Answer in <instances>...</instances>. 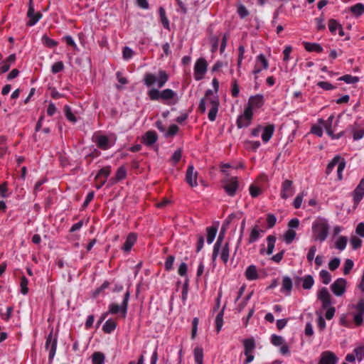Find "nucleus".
I'll return each instance as SVG.
<instances>
[{"label":"nucleus","mask_w":364,"mask_h":364,"mask_svg":"<svg viewBox=\"0 0 364 364\" xmlns=\"http://www.w3.org/2000/svg\"><path fill=\"white\" fill-rule=\"evenodd\" d=\"M262 232L263 230L260 229L257 225H255L251 230L249 237V242L252 243L257 241L260 237Z\"/></svg>","instance_id":"nucleus-27"},{"label":"nucleus","mask_w":364,"mask_h":364,"mask_svg":"<svg viewBox=\"0 0 364 364\" xmlns=\"http://www.w3.org/2000/svg\"><path fill=\"white\" fill-rule=\"evenodd\" d=\"M317 251V249H316V247L315 245H312L309 247V250L308 251V253L306 255V259L308 260V262L311 264L314 259V257H315V255H316V252Z\"/></svg>","instance_id":"nucleus-52"},{"label":"nucleus","mask_w":364,"mask_h":364,"mask_svg":"<svg viewBox=\"0 0 364 364\" xmlns=\"http://www.w3.org/2000/svg\"><path fill=\"white\" fill-rule=\"evenodd\" d=\"M117 138L114 135L105 136L99 134H95L93 136V141L97 146L103 149L107 150L113 146L116 142Z\"/></svg>","instance_id":"nucleus-5"},{"label":"nucleus","mask_w":364,"mask_h":364,"mask_svg":"<svg viewBox=\"0 0 364 364\" xmlns=\"http://www.w3.org/2000/svg\"><path fill=\"white\" fill-rule=\"evenodd\" d=\"M208 69V63L205 59L203 58H198L194 65L193 75L196 80H202Z\"/></svg>","instance_id":"nucleus-10"},{"label":"nucleus","mask_w":364,"mask_h":364,"mask_svg":"<svg viewBox=\"0 0 364 364\" xmlns=\"http://www.w3.org/2000/svg\"><path fill=\"white\" fill-rule=\"evenodd\" d=\"M193 356L197 364H203V350L201 347L197 346L194 348Z\"/></svg>","instance_id":"nucleus-34"},{"label":"nucleus","mask_w":364,"mask_h":364,"mask_svg":"<svg viewBox=\"0 0 364 364\" xmlns=\"http://www.w3.org/2000/svg\"><path fill=\"white\" fill-rule=\"evenodd\" d=\"M267 254L269 255H272L274 251L276 238H275V237H274L272 235H269L267 237Z\"/></svg>","instance_id":"nucleus-41"},{"label":"nucleus","mask_w":364,"mask_h":364,"mask_svg":"<svg viewBox=\"0 0 364 364\" xmlns=\"http://www.w3.org/2000/svg\"><path fill=\"white\" fill-rule=\"evenodd\" d=\"M338 361V357L331 351H324L321 355L319 364H336Z\"/></svg>","instance_id":"nucleus-18"},{"label":"nucleus","mask_w":364,"mask_h":364,"mask_svg":"<svg viewBox=\"0 0 364 364\" xmlns=\"http://www.w3.org/2000/svg\"><path fill=\"white\" fill-rule=\"evenodd\" d=\"M302 287L304 289H310L314 284V279L311 275H306L301 279Z\"/></svg>","instance_id":"nucleus-37"},{"label":"nucleus","mask_w":364,"mask_h":364,"mask_svg":"<svg viewBox=\"0 0 364 364\" xmlns=\"http://www.w3.org/2000/svg\"><path fill=\"white\" fill-rule=\"evenodd\" d=\"M292 289L291 279L287 276L284 277L282 279V284L281 287V292L286 295H289Z\"/></svg>","instance_id":"nucleus-24"},{"label":"nucleus","mask_w":364,"mask_h":364,"mask_svg":"<svg viewBox=\"0 0 364 364\" xmlns=\"http://www.w3.org/2000/svg\"><path fill=\"white\" fill-rule=\"evenodd\" d=\"M353 200L355 204H358L364 196V178H362L353 193Z\"/></svg>","instance_id":"nucleus-20"},{"label":"nucleus","mask_w":364,"mask_h":364,"mask_svg":"<svg viewBox=\"0 0 364 364\" xmlns=\"http://www.w3.org/2000/svg\"><path fill=\"white\" fill-rule=\"evenodd\" d=\"M348 239L345 236H340L336 241L335 247L336 249L342 251L345 250L347 245Z\"/></svg>","instance_id":"nucleus-39"},{"label":"nucleus","mask_w":364,"mask_h":364,"mask_svg":"<svg viewBox=\"0 0 364 364\" xmlns=\"http://www.w3.org/2000/svg\"><path fill=\"white\" fill-rule=\"evenodd\" d=\"M245 277L247 280H255L258 278L257 267L255 265H250L245 270Z\"/></svg>","instance_id":"nucleus-28"},{"label":"nucleus","mask_w":364,"mask_h":364,"mask_svg":"<svg viewBox=\"0 0 364 364\" xmlns=\"http://www.w3.org/2000/svg\"><path fill=\"white\" fill-rule=\"evenodd\" d=\"M168 74L164 70H159L157 75L154 73H147L144 77V83L150 89L155 88L158 89L163 87L168 80Z\"/></svg>","instance_id":"nucleus-3"},{"label":"nucleus","mask_w":364,"mask_h":364,"mask_svg":"<svg viewBox=\"0 0 364 364\" xmlns=\"http://www.w3.org/2000/svg\"><path fill=\"white\" fill-rule=\"evenodd\" d=\"M346 279L338 278L331 285V289L336 296H341L346 292Z\"/></svg>","instance_id":"nucleus-12"},{"label":"nucleus","mask_w":364,"mask_h":364,"mask_svg":"<svg viewBox=\"0 0 364 364\" xmlns=\"http://www.w3.org/2000/svg\"><path fill=\"white\" fill-rule=\"evenodd\" d=\"M340 263H341L340 259H338V258H333V259H331L329 262V263H328V268L331 271H333V270L336 269L339 267Z\"/></svg>","instance_id":"nucleus-64"},{"label":"nucleus","mask_w":364,"mask_h":364,"mask_svg":"<svg viewBox=\"0 0 364 364\" xmlns=\"http://www.w3.org/2000/svg\"><path fill=\"white\" fill-rule=\"evenodd\" d=\"M350 10L356 16H360L364 13V5L361 3H358L351 6Z\"/></svg>","instance_id":"nucleus-40"},{"label":"nucleus","mask_w":364,"mask_h":364,"mask_svg":"<svg viewBox=\"0 0 364 364\" xmlns=\"http://www.w3.org/2000/svg\"><path fill=\"white\" fill-rule=\"evenodd\" d=\"M346 167V161L343 159L337 166V176L338 180L341 181L343 179V171Z\"/></svg>","instance_id":"nucleus-50"},{"label":"nucleus","mask_w":364,"mask_h":364,"mask_svg":"<svg viewBox=\"0 0 364 364\" xmlns=\"http://www.w3.org/2000/svg\"><path fill=\"white\" fill-rule=\"evenodd\" d=\"M157 140L156 133L154 131L147 132L142 137V141L147 146L154 144Z\"/></svg>","instance_id":"nucleus-25"},{"label":"nucleus","mask_w":364,"mask_h":364,"mask_svg":"<svg viewBox=\"0 0 364 364\" xmlns=\"http://www.w3.org/2000/svg\"><path fill=\"white\" fill-rule=\"evenodd\" d=\"M27 16L29 21L27 23L28 26H34L42 17V14L39 12L35 13L34 6H29Z\"/></svg>","instance_id":"nucleus-21"},{"label":"nucleus","mask_w":364,"mask_h":364,"mask_svg":"<svg viewBox=\"0 0 364 364\" xmlns=\"http://www.w3.org/2000/svg\"><path fill=\"white\" fill-rule=\"evenodd\" d=\"M223 313L220 312V314H218V316L215 318V326H216V329H217L218 332H219L221 330L223 324Z\"/></svg>","instance_id":"nucleus-61"},{"label":"nucleus","mask_w":364,"mask_h":364,"mask_svg":"<svg viewBox=\"0 0 364 364\" xmlns=\"http://www.w3.org/2000/svg\"><path fill=\"white\" fill-rule=\"evenodd\" d=\"M221 260L223 262V263L226 264L228 262L229 259V255H230V249L228 243H225L220 250L219 251V254Z\"/></svg>","instance_id":"nucleus-35"},{"label":"nucleus","mask_w":364,"mask_h":364,"mask_svg":"<svg viewBox=\"0 0 364 364\" xmlns=\"http://www.w3.org/2000/svg\"><path fill=\"white\" fill-rule=\"evenodd\" d=\"M136 241V235L134 233H130L125 241V243L122 247V249L125 252H129L132 249V246Z\"/></svg>","instance_id":"nucleus-29"},{"label":"nucleus","mask_w":364,"mask_h":364,"mask_svg":"<svg viewBox=\"0 0 364 364\" xmlns=\"http://www.w3.org/2000/svg\"><path fill=\"white\" fill-rule=\"evenodd\" d=\"M364 136V129L362 128H355L353 130V137L355 141L361 139Z\"/></svg>","instance_id":"nucleus-53"},{"label":"nucleus","mask_w":364,"mask_h":364,"mask_svg":"<svg viewBox=\"0 0 364 364\" xmlns=\"http://www.w3.org/2000/svg\"><path fill=\"white\" fill-rule=\"evenodd\" d=\"M264 103V100L263 95L258 94L251 96L249 98L246 107L249 108L251 111L253 112L254 109L262 107Z\"/></svg>","instance_id":"nucleus-15"},{"label":"nucleus","mask_w":364,"mask_h":364,"mask_svg":"<svg viewBox=\"0 0 364 364\" xmlns=\"http://www.w3.org/2000/svg\"><path fill=\"white\" fill-rule=\"evenodd\" d=\"M117 326L116 322L112 319H108L102 326L103 331L107 333L112 332Z\"/></svg>","instance_id":"nucleus-38"},{"label":"nucleus","mask_w":364,"mask_h":364,"mask_svg":"<svg viewBox=\"0 0 364 364\" xmlns=\"http://www.w3.org/2000/svg\"><path fill=\"white\" fill-rule=\"evenodd\" d=\"M294 193V188L293 186V183L290 180H284L282 183L281 198L283 199H287L288 198L292 196Z\"/></svg>","instance_id":"nucleus-16"},{"label":"nucleus","mask_w":364,"mask_h":364,"mask_svg":"<svg viewBox=\"0 0 364 364\" xmlns=\"http://www.w3.org/2000/svg\"><path fill=\"white\" fill-rule=\"evenodd\" d=\"M253 112L245 107L244 112L237 117V125L239 128L248 127L252 122Z\"/></svg>","instance_id":"nucleus-11"},{"label":"nucleus","mask_w":364,"mask_h":364,"mask_svg":"<svg viewBox=\"0 0 364 364\" xmlns=\"http://www.w3.org/2000/svg\"><path fill=\"white\" fill-rule=\"evenodd\" d=\"M306 196V192L302 191L299 193L293 202V205L296 209L299 208L301 206L303 199Z\"/></svg>","instance_id":"nucleus-43"},{"label":"nucleus","mask_w":364,"mask_h":364,"mask_svg":"<svg viewBox=\"0 0 364 364\" xmlns=\"http://www.w3.org/2000/svg\"><path fill=\"white\" fill-rule=\"evenodd\" d=\"M353 266H354L353 261L350 259H347L344 262L343 274L345 275L348 274L349 272H350V270L353 269Z\"/></svg>","instance_id":"nucleus-51"},{"label":"nucleus","mask_w":364,"mask_h":364,"mask_svg":"<svg viewBox=\"0 0 364 364\" xmlns=\"http://www.w3.org/2000/svg\"><path fill=\"white\" fill-rule=\"evenodd\" d=\"M217 229L214 227H209L207 228V242L211 244L216 235Z\"/></svg>","instance_id":"nucleus-45"},{"label":"nucleus","mask_w":364,"mask_h":364,"mask_svg":"<svg viewBox=\"0 0 364 364\" xmlns=\"http://www.w3.org/2000/svg\"><path fill=\"white\" fill-rule=\"evenodd\" d=\"M16 59V57L15 54L10 55L7 59L1 65L0 69L1 73L7 72L9 70L11 65L15 63Z\"/></svg>","instance_id":"nucleus-26"},{"label":"nucleus","mask_w":364,"mask_h":364,"mask_svg":"<svg viewBox=\"0 0 364 364\" xmlns=\"http://www.w3.org/2000/svg\"><path fill=\"white\" fill-rule=\"evenodd\" d=\"M343 159L340 156H336L327 165L326 173L329 175L333 170V168L338 166L341 161Z\"/></svg>","instance_id":"nucleus-33"},{"label":"nucleus","mask_w":364,"mask_h":364,"mask_svg":"<svg viewBox=\"0 0 364 364\" xmlns=\"http://www.w3.org/2000/svg\"><path fill=\"white\" fill-rule=\"evenodd\" d=\"M271 343L277 347H279V351L282 355H287L289 353V346L285 343L284 339L277 335H272L271 336Z\"/></svg>","instance_id":"nucleus-13"},{"label":"nucleus","mask_w":364,"mask_h":364,"mask_svg":"<svg viewBox=\"0 0 364 364\" xmlns=\"http://www.w3.org/2000/svg\"><path fill=\"white\" fill-rule=\"evenodd\" d=\"M28 280L25 277H23L21 280V291L23 294H27L28 292Z\"/></svg>","instance_id":"nucleus-56"},{"label":"nucleus","mask_w":364,"mask_h":364,"mask_svg":"<svg viewBox=\"0 0 364 364\" xmlns=\"http://www.w3.org/2000/svg\"><path fill=\"white\" fill-rule=\"evenodd\" d=\"M111 173V168L110 166H106L100 169L98 174L97 175V178H100L101 176H103L105 178H107Z\"/></svg>","instance_id":"nucleus-60"},{"label":"nucleus","mask_w":364,"mask_h":364,"mask_svg":"<svg viewBox=\"0 0 364 364\" xmlns=\"http://www.w3.org/2000/svg\"><path fill=\"white\" fill-rule=\"evenodd\" d=\"M340 80L348 84H353L358 81V78L357 77H354L350 75H343L340 78Z\"/></svg>","instance_id":"nucleus-58"},{"label":"nucleus","mask_w":364,"mask_h":364,"mask_svg":"<svg viewBox=\"0 0 364 364\" xmlns=\"http://www.w3.org/2000/svg\"><path fill=\"white\" fill-rule=\"evenodd\" d=\"M350 312L353 316L354 322L357 325H360L364 314V299H360L357 304H352L350 306Z\"/></svg>","instance_id":"nucleus-9"},{"label":"nucleus","mask_w":364,"mask_h":364,"mask_svg":"<svg viewBox=\"0 0 364 364\" xmlns=\"http://www.w3.org/2000/svg\"><path fill=\"white\" fill-rule=\"evenodd\" d=\"M304 46L305 49L309 52L321 53L323 51L322 46L316 43L304 42Z\"/></svg>","instance_id":"nucleus-30"},{"label":"nucleus","mask_w":364,"mask_h":364,"mask_svg":"<svg viewBox=\"0 0 364 364\" xmlns=\"http://www.w3.org/2000/svg\"><path fill=\"white\" fill-rule=\"evenodd\" d=\"M350 244L353 249L356 250L361 246L362 240L358 237L353 236L350 238Z\"/></svg>","instance_id":"nucleus-63"},{"label":"nucleus","mask_w":364,"mask_h":364,"mask_svg":"<svg viewBox=\"0 0 364 364\" xmlns=\"http://www.w3.org/2000/svg\"><path fill=\"white\" fill-rule=\"evenodd\" d=\"M105 361V356L102 353H94L92 356V364H103Z\"/></svg>","instance_id":"nucleus-47"},{"label":"nucleus","mask_w":364,"mask_h":364,"mask_svg":"<svg viewBox=\"0 0 364 364\" xmlns=\"http://www.w3.org/2000/svg\"><path fill=\"white\" fill-rule=\"evenodd\" d=\"M129 292L127 291L124 296L123 301L120 305L112 303L109 306V312L112 314H116L118 313H121L122 316L124 318L126 316L128 308V301L129 299Z\"/></svg>","instance_id":"nucleus-8"},{"label":"nucleus","mask_w":364,"mask_h":364,"mask_svg":"<svg viewBox=\"0 0 364 364\" xmlns=\"http://www.w3.org/2000/svg\"><path fill=\"white\" fill-rule=\"evenodd\" d=\"M127 175V170L124 166L119 167L116 173L115 177L111 179L112 183H115L119 181L124 179Z\"/></svg>","instance_id":"nucleus-36"},{"label":"nucleus","mask_w":364,"mask_h":364,"mask_svg":"<svg viewBox=\"0 0 364 364\" xmlns=\"http://www.w3.org/2000/svg\"><path fill=\"white\" fill-rule=\"evenodd\" d=\"M181 156H182V152H181V149H177L176 151H175V152L173 154V155L171 158V163L173 165L176 164L181 159Z\"/></svg>","instance_id":"nucleus-59"},{"label":"nucleus","mask_w":364,"mask_h":364,"mask_svg":"<svg viewBox=\"0 0 364 364\" xmlns=\"http://www.w3.org/2000/svg\"><path fill=\"white\" fill-rule=\"evenodd\" d=\"M243 166L242 164H238L237 166H232L230 164H223L221 165V171L225 173L228 176L230 175V172L229 171L230 168H242Z\"/></svg>","instance_id":"nucleus-46"},{"label":"nucleus","mask_w":364,"mask_h":364,"mask_svg":"<svg viewBox=\"0 0 364 364\" xmlns=\"http://www.w3.org/2000/svg\"><path fill=\"white\" fill-rule=\"evenodd\" d=\"M317 296L318 299L321 301L323 308H327L329 307V306H331V295L326 288H321L318 291Z\"/></svg>","instance_id":"nucleus-19"},{"label":"nucleus","mask_w":364,"mask_h":364,"mask_svg":"<svg viewBox=\"0 0 364 364\" xmlns=\"http://www.w3.org/2000/svg\"><path fill=\"white\" fill-rule=\"evenodd\" d=\"M198 172L195 170L193 166H188L186 175V181L191 187H196L198 186Z\"/></svg>","instance_id":"nucleus-17"},{"label":"nucleus","mask_w":364,"mask_h":364,"mask_svg":"<svg viewBox=\"0 0 364 364\" xmlns=\"http://www.w3.org/2000/svg\"><path fill=\"white\" fill-rule=\"evenodd\" d=\"M249 191H250V194L252 198L257 197L262 193L261 188L258 186H256L254 184H252L250 186Z\"/></svg>","instance_id":"nucleus-55"},{"label":"nucleus","mask_w":364,"mask_h":364,"mask_svg":"<svg viewBox=\"0 0 364 364\" xmlns=\"http://www.w3.org/2000/svg\"><path fill=\"white\" fill-rule=\"evenodd\" d=\"M64 69V64L61 61L55 63L51 67V72L56 74Z\"/></svg>","instance_id":"nucleus-57"},{"label":"nucleus","mask_w":364,"mask_h":364,"mask_svg":"<svg viewBox=\"0 0 364 364\" xmlns=\"http://www.w3.org/2000/svg\"><path fill=\"white\" fill-rule=\"evenodd\" d=\"M318 124L324 127L326 133L332 139H338L341 136V134H338L337 135L334 134V132L336 131V128L338 125V122L335 120V117L333 114H331L326 121L323 119H319Z\"/></svg>","instance_id":"nucleus-6"},{"label":"nucleus","mask_w":364,"mask_h":364,"mask_svg":"<svg viewBox=\"0 0 364 364\" xmlns=\"http://www.w3.org/2000/svg\"><path fill=\"white\" fill-rule=\"evenodd\" d=\"M354 353L357 355V360L360 362L364 360V343L356 346Z\"/></svg>","instance_id":"nucleus-48"},{"label":"nucleus","mask_w":364,"mask_h":364,"mask_svg":"<svg viewBox=\"0 0 364 364\" xmlns=\"http://www.w3.org/2000/svg\"><path fill=\"white\" fill-rule=\"evenodd\" d=\"M328 29L332 34L335 35L338 31L340 36H343L345 35L343 27L338 21L335 19H330L328 21Z\"/></svg>","instance_id":"nucleus-22"},{"label":"nucleus","mask_w":364,"mask_h":364,"mask_svg":"<svg viewBox=\"0 0 364 364\" xmlns=\"http://www.w3.org/2000/svg\"><path fill=\"white\" fill-rule=\"evenodd\" d=\"M296 233L294 230H288L284 235V239L286 243L290 244L296 238Z\"/></svg>","instance_id":"nucleus-44"},{"label":"nucleus","mask_w":364,"mask_h":364,"mask_svg":"<svg viewBox=\"0 0 364 364\" xmlns=\"http://www.w3.org/2000/svg\"><path fill=\"white\" fill-rule=\"evenodd\" d=\"M319 277L321 278V282L324 284H328L331 281V274L326 269H322L319 272Z\"/></svg>","instance_id":"nucleus-42"},{"label":"nucleus","mask_w":364,"mask_h":364,"mask_svg":"<svg viewBox=\"0 0 364 364\" xmlns=\"http://www.w3.org/2000/svg\"><path fill=\"white\" fill-rule=\"evenodd\" d=\"M244 344V353L245 355H247L248 353H252L255 348V343L254 339L252 338H247L245 339L243 341Z\"/></svg>","instance_id":"nucleus-32"},{"label":"nucleus","mask_w":364,"mask_h":364,"mask_svg":"<svg viewBox=\"0 0 364 364\" xmlns=\"http://www.w3.org/2000/svg\"><path fill=\"white\" fill-rule=\"evenodd\" d=\"M223 184L225 193L230 196H234L239 188L238 178L235 176H226Z\"/></svg>","instance_id":"nucleus-7"},{"label":"nucleus","mask_w":364,"mask_h":364,"mask_svg":"<svg viewBox=\"0 0 364 364\" xmlns=\"http://www.w3.org/2000/svg\"><path fill=\"white\" fill-rule=\"evenodd\" d=\"M42 43L48 48L55 47L58 42L48 37L46 35L43 36L41 38Z\"/></svg>","instance_id":"nucleus-49"},{"label":"nucleus","mask_w":364,"mask_h":364,"mask_svg":"<svg viewBox=\"0 0 364 364\" xmlns=\"http://www.w3.org/2000/svg\"><path fill=\"white\" fill-rule=\"evenodd\" d=\"M219 106L220 101L218 94L211 90H208L200 102L199 109L202 112H205L206 109L209 108L208 117L210 121L213 122L216 119Z\"/></svg>","instance_id":"nucleus-1"},{"label":"nucleus","mask_w":364,"mask_h":364,"mask_svg":"<svg viewBox=\"0 0 364 364\" xmlns=\"http://www.w3.org/2000/svg\"><path fill=\"white\" fill-rule=\"evenodd\" d=\"M269 68V62L263 54H259L256 57L255 66L252 70V74L257 75L262 70H267Z\"/></svg>","instance_id":"nucleus-14"},{"label":"nucleus","mask_w":364,"mask_h":364,"mask_svg":"<svg viewBox=\"0 0 364 364\" xmlns=\"http://www.w3.org/2000/svg\"><path fill=\"white\" fill-rule=\"evenodd\" d=\"M274 132V127L272 124H269L265 127H262V139L264 143H267L273 136Z\"/></svg>","instance_id":"nucleus-23"},{"label":"nucleus","mask_w":364,"mask_h":364,"mask_svg":"<svg viewBox=\"0 0 364 364\" xmlns=\"http://www.w3.org/2000/svg\"><path fill=\"white\" fill-rule=\"evenodd\" d=\"M159 13L161 20V22H162L164 26L166 28H168L169 23H168V20L166 17L165 10L162 7H160L159 9Z\"/></svg>","instance_id":"nucleus-54"},{"label":"nucleus","mask_w":364,"mask_h":364,"mask_svg":"<svg viewBox=\"0 0 364 364\" xmlns=\"http://www.w3.org/2000/svg\"><path fill=\"white\" fill-rule=\"evenodd\" d=\"M147 95L151 100L169 101L168 104H175L178 100L176 92L171 89H165L160 91L159 89L151 88L148 91Z\"/></svg>","instance_id":"nucleus-4"},{"label":"nucleus","mask_w":364,"mask_h":364,"mask_svg":"<svg viewBox=\"0 0 364 364\" xmlns=\"http://www.w3.org/2000/svg\"><path fill=\"white\" fill-rule=\"evenodd\" d=\"M330 225L328 219L317 217L311 225V239L313 241L323 242L329 234Z\"/></svg>","instance_id":"nucleus-2"},{"label":"nucleus","mask_w":364,"mask_h":364,"mask_svg":"<svg viewBox=\"0 0 364 364\" xmlns=\"http://www.w3.org/2000/svg\"><path fill=\"white\" fill-rule=\"evenodd\" d=\"M323 127L320 124L318 125H314L311 127V132L314 134H316V136L321 137L323 135Z\"/></svg>","instance_id":"nucleus-62"},{"label":"nucleus","mask_w":364,"mask_h":364,"mask_svg":"<svg viewBox=\"0 0 364 364\" xmlns=\"http://www.w3.org/2000/svg\"><path fill=\"white\" fill-rule=\"evenodd\" d=\"M223 240V234L220 233L218 237V240H217L215 244L214 245V247H213V255H212L213 262H215L217 257L218 256L219 249L222 245Z\"/></svg>","instance_id":"nucleus-31"}]
</instances>
